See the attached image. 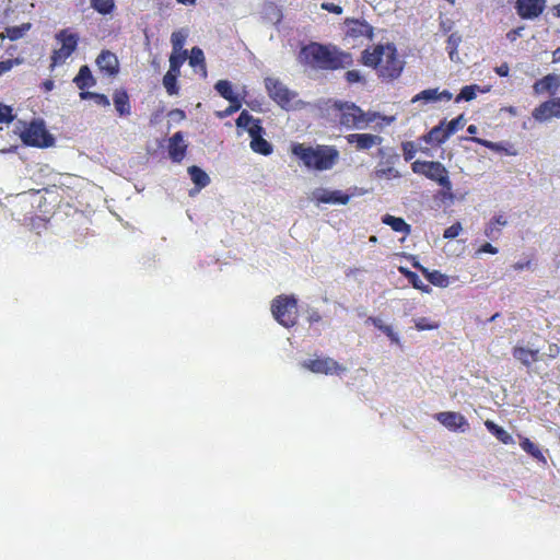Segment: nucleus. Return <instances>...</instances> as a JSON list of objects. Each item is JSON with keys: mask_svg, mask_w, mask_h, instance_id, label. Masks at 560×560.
I'll list each match as a JSON object with an SVG mask.
<instances>
[{"mask_svg": "<svg viewBox=\"0 0 560 560\" xmlns=\"http://www.w3.org/2000/svg\"><path fill=\"white\" fill-rule=\"evenodd\" d=\"M314 199L319 203H338L347 205L350 200V196L342 192L341 190H327L316 189L313 192Z\"/></svg>", "mask_w": 560, "mask_h": 560, "instance_id": "nucleus-18", "label": "nucleus"}, {"mask_svg": "<svg viewBox=\"0 0 560 560\" xmlns=\"http://www.w3.org/2000/svg\"><path fill=\"white\" fill-rule=\"evenodd\" d=\"M262 127L259 119L254 118L247 110H243L236 119V126L244 128L249 133V130L255 127Z\"/></svg>", "mask_w": 560, "mask_h": 560, "instance_id": "nucleus-31", "label": "nucleus"}, {"mask_svg": "<svg viewBox=\"0 0 560 560\" xmlns=\"http://www.w3.org/2000/svg\"><path fill=\"white\" fill-rule=\"evenodd\" d=\"M465 125L464 115H459L458 117L452 119L451 121H445V130L447 131L448 136L451 137L453 133H455L457 130L463 128Z\"/></svg>", "mask_w": 560, "mask_h": 560, "instance_id": "nucleus-43", "label": "nucleus"}, {"mask_svg": "<svg viewBox=\"0 0 560 560\" xmlns=\"http://www.w3.org/2000/svg\"><path fill=\"white\" fill-rule=\"evenodd\" d=\"M382 222L392 228L393 231L409 235L411 233V226L402 218L385 214L382 218Z\"/></svg>", "mask_w": 560, "mask_h": 560, "instance_id": "nucleus-27", "label": "nucleus"}, {"mask_svg": "<svg viewBox=\"0 0 560 560\" xmlns=\"http://www.w3.org/2000/svg\"><path fill=\"white\" fill-rule=\"evenodd\" d=\"M415 326L418 330H432L439 328L438 323H431L425 317H420L415 320Z\"/></svg>", "mask_w": 560, "mask_h": 560, "instance_id": "nucleus-48", "label": "nucleus"}, {"mask_svg": "<svg viewBox=\"0 0 560 560\" xmlns=\"http://www.w3.org/2000/svg\"><path fill=\"white\" fill-rule=\"evenodd\" d=\"M320 8L325 11H328L330 13H334V14H341L343 9L338 5V4H335V3H331V2H323L320 4Z\"/></svg>", "mask_w": 560, "mask_h": 560, "instance_id": "nucleus-53", "label": "nucleus"}, {"mask_svg": "<svg viewBox=\"0 0 560 560\" xmlns=\"http://www.w3.org/2000/svg\"><path fill=\"white\" fill-rule=\"evenodd\" d=\"M506 220L503 215H495L487 224L485 235L491 240L498 238L501 233V228L506 225Z\"/></svg>", "mask_w": 560, "mask_h": 560, "instance_id": "nucleus-29", "label": "nucleus"}, {"mask_svg": "<svg viewBox=\"0 0 560 560\" xmlns=\"http://www.w3.org/2000/svg\"><path fill=\"white\" fill-rule=\"evenodd\" d=\"M559 86V77L556 74H547L534 83L533 90L535 94L538 95L544 93H549L550 95H553L558 91Z\"/></svg>", "mask_w": 560, "mask_h": 560, "instance_id": "nucleus-19", "label": "nucleus"}, {"mask_svg": "<svg viewBox=\"0 0 560 560\" xmlns=\"http://www.w3.org/2000/svg\"><path fill=\"white\" fill-rule=\"evenodd\" d=\"M32 27L31 23H23L19 26H9L5 28V36L10 40H18L25 35Z\"/></svg>", "mask_w": 560, "mask_h": 560, "instance_id": "nucleus-34", "label": "nucleus"}, {"mask_svg": "<svg viewBox=\"0 0 560 560\" xmlns=\"http://www.w3.org/2000/svg\"><path fill=\"white\" fill-rule=\"evenodd\" d=\"M95 62L100 71L108 77H115L119 72L118 58L109 50H102Z\"/></svg>", "mask_w": 560, "mask_h": 560, "instance_id": "nucleus-16", "label": "nucleus"}, {"mask_svg": "<svg viewBox=\"0 0 560 560\" xmlns=\"http://www.w3.org/2000/svg\"><path fill=\"white\" fill-rule=\"evenodd\" d=\"M265 86L268 95L281 107H287L291 104L293 94L289 89L278 79L267 78Z\"/></svg>", "mask_w": 560, "mask_h": 560, "instance_id": "nucleus-10", "label": "nucleus"}, {"mask_svg": "<svg viewBox=\"0 0 560 560\" xmlns=\"http://www.w3.org/2000/svg\"><path fill=\"white\" fill-rule=\"evenodd\" d=\"M552 102L556 104L552 108L553 117L560 118V97L552 98Z\"/></svg>", "mask_w": 560, "mask_h": 560, "instance_id": "nucleus-64", "label": "nucleus"}, {"mask_svg": "<svg viewBox=\"0 0 560 560\" xmlns=\"http://www.w3.org/2000/svg\"><path fill=\"white\" fill-rule=\"evenodd\" d=\"M20 63L19 59H8L0 61V75L9 72L14 65Z\"/></svg>", "mask_w": 560, "mask_h": 560, "instance_id": "nucleus-52", "label": "nucleus"}, {"mask_svg": "<svg viewBox=\"0 0 560 560\" xmlns=\"http://www.w3.org/2000/svg\"><path fill=\"white\" fill-rule=\"evenodd\" d=\"M401 149L404 159L407 162L411 161L417 153L416 144L412 141L402 142Z\"/></svg>", "mask_w": 560, "mask_h": 560, "instance_id": "nucleus-45", "label": "nucleus"}, {"mask_svg": "<svg viewBox=\"0 0 560 560\" xmlns=\"http://www.w3.org/2000/svg\"><path fill=\"white\" fill-rule=\"evenodd\" d=\"M113 102L120 117H127L131 114L130 98L125 89H118L114 92Z\"/></svg>", "mask_w": 560, "mask_h": 560, "instance_id": "nucleus-22", "label": "nucleus"}, {"mask_svg": "<svg viewBox=\"0 0 560 560\" xmlns=\"http://www.w3.org/2000/svg\"><path fill=\"white\" fill-rule=\"evenodd\" d=\"M291 151L307 168L316 171L331 170L339 160V151L334 145L318 144L314 148L293 143Z\"/></svg>", "mask_w": 560, "mask_h": 560, "instance_id": "nucleus-3", "label": "nucleus"}, {"mask_svg": "<svg viewBox=\"0 0 560 560\" xmlns=\"http://www.w3.org/2000/svg\"><path fill=\"white\" fill-rule=\"evenodd\" d=\"M376 176L380 178H398L400 173L393 166L376 170Z\"/></svg>", "mask_w": 560, "mask_h": 560, "instance_id": "nucleus-46", "label": "nucleus"}, {"mask_svg": "<svg viewBox=\"0 0 560 560\" xmlns=\"http://www.w3.org/2000/svg\"><path fill=\"white\" fill-rule=\"evenodd\" d=\"M187 58V51L184 50L182 54L173 52L170 56V69L167 72L179 75L180 67Z\"/></svg>", "mask_w": 560, "mask_h": 560, "instance_id": "nucleus-36", "label": "nucleus"}, {"mask_svg": "<svg viewBox=\"0 0 560 560\" xmlns=\"http://www.w3.org/2000/svg\"><path fill=\"white\" fill-rule=\"evenodd\" d=\"M462 230H463L462 224L459 222H456V223L452 224L451 226H448L444 231L443 237L448 238V240L455 238L459 235Z\"/></svg>", "mask_w": 560, "mask_h": 560, "instance_id": "nucleus-49", "label": "nucleus"}, {"mask_svg": "<svg viewBox=\"0 0 560 560\" xmlns=\"http://www.w3.org/2000/svg\"><path fill=\"white\" fill-rule=\"evenodd\" d=\"M411 170L415 174L422 175L425 178L438 183L444 189H452V183L450 180L448 171L439 161L417 160L411 163Z\"/></svg>", "mask_w": 560, "mask_h": 560, "instance_id": "nucleus-7", "label": "nucleus"}, {"mask_svg": "<svg viewBox=\"0 0 560 560\" xmlns=\"http://www.w3.org/2000/svg\"><path fill=\"white\" fill-rule=\"evenodd\" d=\"M81 100H93L97 105L108 107L110 105L108 97L105 94L97 92H80Z\"/></svg>", "mask_w": 560, "mask_h": 560, "instance_id": "nucleus-37", "label": "nucleus"}, {"mask_svg": "<svg viewBox=\"0 0 560 560\" xmlns=\"http://www.w3.org/2000/svg\"><path fill=\"white\" fill-rule=\"evenodd\" d=\"M40 88L44 92H50L55 88V83L52 80L48 79L42 83Z\"/></svg>", "mask_w": 560, "mask_h": 560, "instance_id": "nucleus-63", "label": "nucleus"}, {"mask_svg": "<svg viewBox=\"0 0 560 560\" xmlns=\"http://www.w3.org/2000/svg\"><path fill=\"white\" fill-rule=\"evenodd\" d=\"M381 331L385 334L393 343L399 345V336L394 331L392 326L386 325Z\"/></svg>", "mask_w": 560, "mask_h": 560, "instance_id": "nucleus-51", "label": "nucleus"}, {"mask_svg": "<svg viewBox=\"0 0 560 560\" xmlns=\"http://www.w3.org/2000/svg\"><path fill=\"white\" fill-rule=\"evenodd\" d=\"M478 90H479V86L476 84L465 85L460 90L459 94L455 97V102L456 103H459L462 101L469 102V101L474 100L477 95Z\"/></svg>", "mask_w": 560, "mask_h": 560, "instance_id": "nucleus-38", "label": "nucleus"}, {"mask_svg": "<svg viewBox=\"0 0 560 560\" xmlns=\"http://www.w3.org/2000/svg\"><path fill=\"white\" fill-rule=\"evenodd\" d=\"M191 180L198 188H203L209 185L210 177L199 166L192 165L188 168Z\"/></svg>", "mask_w": 560, "mask_h": 560, "instance_id": "nucleus-30", "label": "nucleus"}, {"mask_svg": "<svg viewBox=\"0 0 560 560\" xmlns=\"http://www.w3.org/2000/svg\"><path fill=\"white\" fill-rule=\"evenodd\" d=\"M408 278H409L410 282L412 283V285L416 289H422L421 281H420V279H419L417 273L409 271L408 272Z\"/></svg>", "mask_w": 560, "mask_h": 560, "instance_id": "nucleus-59", "label": "nucleus"}, {"mask_svg": "<svg viewBox=\"0 0 560 560\" xmlns=\"http://www.w3.org/2000/svg\"><path fill=\"white\" fill-rule=\"evenodd\" d=\"M307 320L310 324L318 323L322 320V315L318 311H312L308 314Z\"/></svg>", "mask_w": 560, "mask_h": 560, "instance_id": "nucleus-61", "label": "nucleus"}, {"mask_svg": "<svg viewBox=\"0 0 560 560\" xmlns=\"http://www.w3.org/2000/svg\"><path fill=\"white\" fill-rule=\"evenodd\" d=\"M495 73L499 74L500 77H508L509 75V72H510V68L508 66V63H502L500 65L499 67H497L494 69Z\"/></svg>", "mask_w": 560, "mask_h": 560, "instance_id": "nucleus-60", "label": "nucleus"}, {"mask_svg": "<svg viewBox=\"0 0 560 560\" xmlns=\"http://www.w3.org/2000/svg\"><path fill=\"white\" fill-rule=\"evenodd\" d=\"M524 30V26H518L516 28H513L506 33V38L510 42H515L520 36L522 31Z\"/></svg>", "mask_w": 560, "mask_h": 560, "instance_id": "nucleus-56", "label": "nucleus"}, {"mask_svg": "<svg viewBox=\"0 0 560 560\" xmlns=\"http://www.w3.org/2000/svg\"><path fill=\"white\" fill-rule=\"evenodd\" d=\"M419 101H423L425 103L439 101L438 89L423 90L420 93H418L417 95H415L411 102L416 103Z\"/></svg>", "mask_w": 560, "mask_h": 560, "instance_id": "nucleus-40", "label": "nucleus"}, {"mask_svg": "<svg viewBox=\"0 0 560 560\" xmlns=\"http://www.w3.org/2000/svg\"><path fill=\"white\" fill-rule=\"evenodd\" d=\"M460 42V37L456 34H451L447 38V49H450V57L452 58L453 54L456 51L457 46Z\"/></svg>", "mask_w": 560, "mask_h": 560, "instance_id": "nucleus-50", "label": "nucleus"}, {"mask_svg": "<svg viewBox=\"0 0 560 560\" xmlns=\"http://www.w3.org/2000/svg\"><path fill=\"white\" fill-rule=\"evenodd\" d=\"M21 140L24 144L36 148H48L55 142L54 137L47 131L42 120H33L21 132Z\"/></svg>", "mask_w": 560, "mask_h": 560, "instance_id": "nucleus-8", "label": "nucleus"}, {"mask_svg": "<svg viewBox=\"0 0 560 560\" xmlns=\"http://www.w3.org/2000/svg\"><path fill=\"white\" fill-rule=\"evenodd\" d=\"M362 60L365 66L375 68L383 78L395 79L402 70V63L393 45H378L373 51L364 50Z\"/></svg>", "mask_w": 560, "mask_h": 560, "instance_id": "nucleus-4", "label": "nucleus"}, {"mask_svg": "<svg viewBox=\"0 0 560 560\" xmlns=\"http://www.w3.org/2000/svg\"><path fill=\"white\" fill-rule=\"evenodd\" d=\"M229 102H230V105L224 110L218 113V116L220 118H225L241 109L242 102L240 98H235V100L229 101Z\"/></svg>", "mask_w": 560, "mask_h": 560, "instance_id": "nucleus-44", "label": "nucleus"}, {"mask_svg": "<svg viewBox=\"0 0 560 560\" xmlns=\"http://www.w3.org/2000/svg\"><path fill=\"white\" fill-rule=\"evenodd\" d=\"M547 0H516L514 8L523 20H535L545 11Z\"/></svg>", "mask_w": 560, "mask_h": 560, "instance_id": "nucleus-11", "label": "nucleus"}, {"mask_svg": "<svg viewBox=\"0 0 560 560\" xmlns=\"http://www.w3.org/2000/svg\"><path fill=\"white\" fill-rule=\"evenodd\" d=\"M347 143L353 145L357 151H368L381 145L383 138L372 133H349L346 137Z\"/></svg>", "mask_w": 560, "mask_h": 560, "instance_id": "nucleus-13", "label": "nucleus"}, {"mask_svg": "<svg viewBox=\"0 0 560 560\" xmlns=\"http://www.w3.org/2000/svg\"><path fill=\"white\" fill-rule=\"evenodd\" d=\"M179 75L166 72L163 77V85L168 95H177L179 92V86L177 83V79Z\"/></svg>", "mask_w": 560, "mask_h": 560, "instance_id": "nucleus-35", "label": "nucleus"}, {"mask_svg": "<svg viewBox=\"0 0 560 560\" xmlns=\"http://www.w3.org/2000/svg\"><path fill=\"white\" fill-rule=\"evenodd\" d=\"M413 266L422 272V275L431 284L440 288H445L448 285V277L442 273L440 270L430 271L429 269L419 264H415Z\"/></svg>", "mask_w": 560, "mask_h": 560, "instance_id": "nucleus-24", "label": "nucleus"}, {"mask_svg": "<svg viewBox=\"0 0 560 560\" xmlns=\"http://www.w3.org/2000/svg\"><path fill=\"white\" fill-rule=\"evenodd\" d=\"M362 79L361 74L359 71L357 70H349L346 72V80L349 82V83H357V82H360Z\"/></svg>", "mask_w": 560, "mask_h": 560, "instance_id": "nucleus-54", "label": "nucleus"}, {"mask_svg": "<svg viewBox=\"0 0 560 560\" xmlns=\"http://www.w3.org/2000/svg\"><path fill=\"white\" fill-rule=\"evenodd\" d=\"M552 100L542 102L540 105L534 108L532 116L536 121L542 122L553 118L552 108L555 107Z\"/></svg>", "mask_w": 560, "mask_h": 560, "instance_id": "nucleus-26", "label": "nucleus"}, {"mask_svg": "<svg viewBox=\"0 0 560 560\" xmlns=\"http://www.w3.org/2000/svg\"><path fill=\"white\" fill-rule=\"evenodd\" d=\"M298 60L312 69L330 71L345 69L353 62L350 54L341 51L336 46L316 42L302 46Z\"/></svg>", "mask_w": 560, "mask_h": 560, "instance_id": "nucleus-1", "label": "nucleus"}, {"mask_svg": "<svg viewBox=\"0 0 560 560\" xmlns=\"http://www.w3.org/2000/svg\"><path fill=\"white\" fill-rule=\"evenodd\" d=\"M485 425L488 429V431L491 432L501 443L505 445L514 443L512 435L493 421L487 420L485 422Z\"/></svg>", "mask_w": 560, "mask_h": 560, "instance_id": "nucleus-28", "label": "nucleus"}, {"mask_svg": "<svg viewBox=\"0 0 560 560\" xmlns=\"http://www.w3.org/2000/svg\"><path fill=\"white\" fill-rule=\"evenodd\" d=\"M189 65L191 67H197V66H201L202 68L206 67L205 55H203V51H202L201 48L194 47L191 49V54H190V57H189Z\"/></svg>", "mask_w": 560, "mask_h": 560, "instance_id": "nucleus-42", "label": "nucleus"}, {"mask_svg": "<svg viewBox=\"0 0 560 560\" xmlns=\"http://www.w3.org/2000/svg\"><path fill=\"white\" fill-rule=\"evenodd\" d=\"M92 8L101 14H109L115 8L114 0H91Z\"/></svg>", "mask_w": 560, "mask_h": 560, "instance_id": "nucleus-39", "label": "nucleus"}, {"mask_svg": "<svg viewBox=\"0 0 560 560\" xmlns=\"http://www.w3.org/2000/svg\"><path fill=\"white\" fill-rule=\"evenodd\" d=\"M330 110L339 125L347 129H364L378 119L384 122L380 124L381 128L394 121V117L382 116L373 110L364 112L360 106L347 101H335Z\"/></svg>", "mask_w": 560, "mask_h": 560, "instance_id": "nucleus-2", "label": "nucleus"}, {"mask_svg": "<svg viewBox=\"0 0 560 560\" xmlns=\"http://www.w3.org/2000/svg\"><path fill=\"white\" fill-rule=\"evenodd\" d=\"M444 125H445V120H442L440 122V125L433 127L427 135H424L422 137V139L427 143H431V142H434L436 144L444 143L450 138L447 131L445 130Z\"/></svg>", "mask_w": 560, "mask_h": 560, "instance_id": "nucleus-25", "label": "nucleus"}, {"mask_svg": "<svg viewBox=\"0 0 560 560\" xmlns=\"http://www.w3.org/2000/svg\"><path fill=\"white\" fill-rule=\"evenodd\" d=\"M14 120L12 107L0 103V122L9 124Z\"/></svg>", "mask_w": 560, "mask_h": 560, "instance_id": "nucleus-47", "label": "nucleus"}, {"mask_svg": "<svg viewBox=\"0 0 560 560\" xmlns=\"http://www.w3.org/2000/svg\"><path fill=\"white\" fill-rule=\"evenodd\" d=\"M168 155L171 160L175 163H180L187 152V144L184 142V137L180 131L175 132L170 139H168Z\"/></svg>", "mask_w": 560, "mask_h": 560, "instance_id": "nucleus-17", "label": "nucleus"}, {"mask_svg": "<svg viewBox=\"0 0 560 560\" xmlns=\"http://www.w3.org/2000/svg\"><path fill=\"white\" fill-rule=\"evenodd\" d=\"M346 35L352 39H372L373 27L364 20L346 19Z\"/></svg>", "mask_w": 560, "mask_h": 560, "instance_id": "nucleus-12", "label": "nucleus"}, {"mask_svg": "<svg viewBox=\"0 0 560 560\" xmlns=\"http://www.w3.org/2000/svg\"><path fill=\"white\" fill-rule=\"evenodd\" d=\"M73 83L81 92H86V89L96 84V79L93 77L89 66L84 65L79 69L78 74L73 79Z\"/></svg>", "mask_w": 560, "mask_h": 560, "instance_id": "nucleus-23", "label": "nucleus"}, {"mask_svg": "<svg viewBox=\"0 0 560 560\" xmlns=\"http://www.w3.org/2000/svg\"><path fill=\"white\" fill-rule=\"evenodd\" d=\"M265 132L262 127H257L255 125L252 130H249V137H250V149L258 154L261 155H270L272 153L273 147L272 144L267 141L262 133Z\"/></svg>", "mask_w": 560, "mask_h": 560, "instance_id": "nucleus-15", "label": "nucleus"}, {"mask_svg": "<svg viewBox=\"0 0 560 560\" xmlns=\"http://www.w3.org/2000/svg\"><path fill=\"white\" fill-rule=\"evenodd\" d=\"M532 265H533V259L529 258L527 260H524V261H517L515 262L512 267L515 271H522L524 269H529L532 268Z\"/></svg>", "mask_w": 560, "mask_h": 560, "instance_id": "nucleus-55", "label": "nucleus"}, {"mask_svg": "<svg viewBox=\"0 0 560 560\" xmlns=\"http://www.w3.org/2000/svg\"><path fill=\"white\" fill-rule=\"evenodd\" d=\"M55 39L60 47L51 51L50 71L66 63L67 59L77 50L80 37L78 33L72 32L70 28H63L56 33Z\"/></svg>", "mask_w": 560, "mask_h": 560, "instance_id": "nucleus-5", "label": "nucleus"}, {"mask_svg": "<svg viewBox=\"0 0 560 560\" xmlns=\"http://www.w3.org/2000/svg\"><path fill=\"white\" fill-rule=\"evenodd\" d=\"M435 419L451 431H466L469 423L466 418L455 411H442L435 415Z\"/></svg>", "mask_w": 560, "mask_h": 560, "instance_id": "nucleus-14", "label": "nucleus"}, {"mask_svg": "<svg viewBox=\"0 0 560 560\" xmlns=\"http://www.w3.org/2000/svg\"><path fill=\"white\" fill-rule=\"evenodd\" d=\"M477 253H487L494 255L498 253V248L491 245L490 243H485L478 248Z\"/></svg>", "mask_w": 560, "mask_h": 560, "instance_id": "nucleus-57", "label": "nucleus"}, {"mask_svg": "<svg viewBox=\"0 0 560 560\" xmlns=\"http://www.w3.org/2000/svg\"><path fill=\"white\" fill-rule=\"evenodd\" d=\"M302 366L315 374L339 375L346 368L329 357H318L302 362Z\"/></svg>", "mask_w": 560, "mask_h": 560, "instance_id": "nucleus-9", "label": "nucleus"}, {"mask_svg": "<svg viewBox=\"0 0 560 560\" xmlns=\"http://www.w3.org/2000/svg\"><path fill=\"white\" fill-rule=\"evenodd\" d=\"M271 313L275 319L285 328L298 323V300L294 295L281 294L271 302Z\"/></svg>", "mask_w": 560, "mask_h": 560, "instance_id": "nucleus-6", "label": "nucleus"}, {"mask_svg": "<svg viewBox=\"0 0 560 560\" xmlns=\"http://www.w3.org/2000/svg\"><path fill=\"white\" fill-rule=\"evenodd\" d=\"M186 35L183 32H174L171 36L173 52L182 54Z\"/></svg>", "mask_w": 560, "mask_h": 560, "instance_id": "nucleus-41", "label": "nucleus"}, {"mask_svg": "<svg viewBox=\"0 0 560 560\" xmlns=\"http://www.w3.org/2000/svg\"><path fill=\"white\" fill-rule=\"evenodd\" d=\"M548 350H549L548 357L552 358V359L557 358L559 355V353H560V348L556 343L549 345V349Z\"/></svg>", "mask_w": 560, "mask_h": 560, "instance_id": "nucleus-62", "label": "nucleus"}, {"mask_svg": "<svg viewBox=\"0 0 560 560\" xmlns=\"http://www.w3.org/2000/svg\"><path fill=\"white\" fill-rule=\"evenodd\" d=\"M368 322L371 323L378 330H382L386 326V324H384L380 317L370 316L368 318Z\"/></svg>", "mask_w": 560, "mask_h": 560, "instance_id": "nucleus-58", "label": "nucleus"}, {"mask_svg": "<svg viewBox=\"0 0 560 560\" xmlns=\"http://www.w3.org/2000/svg\"><path fill=\"white\" fill-rule=\"evenodd\" d=\"M471 141L498 153H504L505 155H516L517 150L510 142H492L490 140L472 137Z\"/></svg>", "mask_w": 560, "mask_h": 560, "instance_id": "nucleus-21", "label": "nucleus"}, {"mask_svg": "<svg viewBox=\"0 0 560 560\" xmlns=\"http://www.w3.org/2000/svg\"><path fill=\"white\" fill-rule=\"evenodd\" d=\"M512 355L515 360L520 361L524 366L529 368L533 363L539 360V350L528 349L522 346H515L512 349Z\"/></svg>", "mask_w": 560, "mask_h": 560, "instance_id": "nucleus-20", "label": "nucleus"}, {"mask_svg": "<svg viewBox=\"0 0 560 560\" xmlns=\"http://www.w3.org/2000/svg\"><path fill=\"white\" fill-rule=\"evenodd\" d=\"M522 450L538 460L546 462L545 456L540 448L532 442L528 438H522L520 443Z\"/></svg>", "mask_w": 560, "mask_h": 560, "instance_id": "nucleus-32", "label": "nucleus"}, {"mask_svg": "<svg viewBox=\"0 0 560 560\" xmlns=\"http://www.w3.org/2000/svg\"><path fill=\"white\" fill-rule=\"evenodd\" d=\"M214 89L226 101L238 98L233 92L231 82L228 80H219L215 83Z\"/></svg>", "mask_w": 560, "mask_h": 560, "instance_id": "nucleus-33", "label": "nucleus"}]
</instances>
